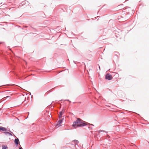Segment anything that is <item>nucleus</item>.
I'll return each instance as SVG.
<instances>
[{"instance_id": "6e6552de", "label": "nucleus", "mask_w": 149, "mask_h": 149, "mask_svg": "<svg viewBox=\"0 0 149 149\" xmlns=\"http://www.w3.org/2000/svg\"><path fill=\"white\" fill-rule=\"evenodd\" d=\"M65 110L64 109H63L61 111H60L59 112V114L60 115V116H62L63 115L65 112Z\"/></svg>"}, {"instance_id": "4be33fe9", "label": "nucleus", "mask_w": 149, "mask_h": 149, "mask_svg": "<svg viewBox=\"0 0 149 149\" xmlns=\"http://www.w3.org/2000/svg\"><path fill=\"white\" fill-rule=\"evenodd\" d=\"M3 5H6V4H4H4H3Z\"/></svg>"}, {"instance_id": "ddd939ff", "label": "nucleus", "mask_w": 149, "mask_h": 149, "mask_svg": "<svg viewBox=\"0 0 149 149\" xmlns=\"http://www.w3.org/2000/svg\"><path fill=\"white\" fill-rule=\"evenodd\" d=\"M62 115L60 116V115L59 114L58 116L59 118L60 119L62 118Z\"/></svg>"}, {"instance_id": "39448f33", "label": "nucleus", "mask_w": 149, "mask_h": 149, "mask_svg": "<svg viewBox=\"0 0 149 149\" xmlns=\"http://www.w3.org/2000/svg\"><path fill=\"white\" fill-rule=\"evenodd\" d=\"M14 143L16 146H17L19 143V141L18 138H16L15 139L14 141Z\"/></svg>"}, {"instance_id": "4468645a", "label": "nucleus", "mask_w": 149, "mask_h": 149, "mask_svg": "<svg viewBox=\"0 0 149 149\" xmlns=\"http://www.w3.org/2000/svg\"><path fill=\"white\" fill-rule=\"evenodd\" d=\"M8 131H9L11 133V134H13V133L10 130H8Z\"/></svg>"}, {"instance_id": "7ed1b4c3", "label": "nucleus", "mask_w": 149, "mask_h": 149, "mask_svg": "<svg viewBox=\"0 0 149 149\" xmlns=\"http://www.w3.org/2000/svg\"><path fill=\"white\" fill-rule=\"evenodd\" d=\"M63 118L60 119L56 125V126L59 127L61 126V124L63 122V121L64 119V116H63Z\"/></svg>"}, {"instance_id": "a211bd4d", "label": "nucleus", "mask_w": 149, "mask_h": 149, "mask_svg": "<svg viewBox=\"0 0 149 149\" xmlns=\"http://www.w3.org/2000/svg\"><path fill=\"white\" fill-rule=\"evenodd\" d=\"M91 52V51H89L88 52V54H90V53Z\"/></svg>"}, {"instance_id": "1a4fd4ad", "label": "nucleus", "mask_w": 149, "mask_h": 149, "mask_svg": "<svg viewBox=\"0 0 149 149\" xmlns=\"http://www.w3.org/2000/svg\"><path fill=\"white\" fill-rule=\"evenodd\" d=\"M3 133L6 135H8L13 136L12 134H11V133L10 132H3Z\"/></svg>"}, {"instance_id": "b1692460", "label": "nucleus", "mask_w": 149, "mask_h": 149, "mask_svg": "<svg viewBox=\"0 0 149 149\" xmlns=\"http://www.w3.org/2000/svg\"><path fill=\"white\" fill-rule=\"evenodd\" d=\"M99 69H100V66H99Z\"/></svg>"}, {"instance_id": "6ab92c4d", "label": "nucleus", "mask_w": 149, "mask_h": 149, "mask_svg": "<svg viewBox=\"0 0 149 149\" xmlns=\"http://www.w3.org/2000/svg\"><path fill=\"white\" fill-rule=\"evenodd\" d=\"M0 5H3V4H2V3H0Z\"/></svg>"}, {"instance_id": "2eb2a0df", "label": "nucleus", "mask_w": 149, "mask_h": 149, "mask_svg": "<svg viewBox=\"0 0 149 149\" xmlns=\"http://www.w3.org/2000/svg\"><path fill=\"white\" fill-rule=\"evenodd\" d=\"M19 149H23V148H22V147H21L19 148Z\"/></svg>"}, {"instance_id": "5701e85b", "label": "nucleus", "mask_w": 149, "mask_h": 149, "mask_svg": "<svg viewBox=\"0 0 149 149\" xmlns=\"http://www.w3.org/2000/svg\"><path fill=\"white\" fill-rule=\"evenodd\" d=\"M73 62H74V63H75V62L74 61H73Z\"/></svg>"}, {"instance_id": "f257e3e1", "label": "nucleus", "mask_w": 149, "mask_h": 149, "mask_svg": "<svg viewBox=\"0 0 149 149\" xmlns=\"http://www.w3.org/2000/svg\"><path fill=\"white\" fill-rule=\"evenodd\" d=\"M86 122L83 120L79 118H78L74 121L72 125L74 128L81 127L86 125Z\"/></svg>"}, {"instance_id": "20e7f679", "label": "nucleus", "mask_w": 149, "mask_h": 149, "mask_svg": "<svg viewBox=\"0 0 149 149\" xmlns=\"http://www.w3.org/2000/svg\"><path fill=\"white\" fill-rule=\"evenodd\" d=\"M29 2L27 1H23L19 5V6H26L27 5H29Z\"/></svg>"}, {"instance_id": "423d86ee", "label": "nucleus", "mask_w": 149, "mask_h": 149, "mask_svg": "<svg viewBox=\"0 0 149 149\" xmlns=\"http://www.w3.org/2000/svg\"><path fill=\"white\" fill-rule=\"evenodd\" d=\"M86 125H88L89 126H88V128L89 130H92L93 129V127H92L91 126H94V125H93L92 124H89L87 122H86Z\"/></svg>"}, {"instance_id": "f3484780", "label": "nucleus", "mask_w": 149, "mask_h": 149, "mask_svg": "<svg viewBox=\"0 0 149 149\" xmlns=\"http://www.w3.org/2000/svg\"><path fill=\"white\" fill-rule=\"evenodd\" d=\"M67 100V101H69L70 102H70H71V101H69V100Z\"/></svg>"}, {"instance_id": "9b49d317", "label": "nucleus", "mask_w": 149, "mask_h": 149, "mask_svg": "<svg viewBox=\"0 0 149 149\" xmlns=\"http://www.w3.org/2000/svg\"><path fill=\"white\" fill-rule=\"evenodd\" d=\"M74 141L76 144H77L78 143V141L77 140H75Z\"/></svg>"}, {"instance_id": "f8f14e48", "label": "nucleus", "mask_w": 149, "mask_h": 149, "mask_svg": "<svg viewBox=\"0 0 149 149\" xmlns=\"http://www.w3.org/2000/svg\"><path fill=\"white\" fill-rule=\"evenodd\" d=\"M6 99L8 98V99H10L11 98L9 96H6Z\"/></svg>"}, {"instance_id": "dca6fc26", "label": "nucleus", "mask_w": 149, "mask_h": 149, "mask_svg": "<svg viewBox=\"0 0 149 149\" xmlns=\"http://www.w3.org/2000/svg\"><path fill=\"white\" fill-rule=\"evenodd\" d=\"M102 130H101L100 131H99V132H102ZM103 131V132H104V131Z\"/></svg>"}, {"instance_id": "aec40b11", "label": "nucleus", "mask_w": 149, "mask_h": 149, "mask_svg": "<svg viewBox=\"0 0 149 149\" xmlns=\"http://www.w3.org/2000/svg\"><path fill=\"white\" fill-rule=\"evenodd\" d=\"M29 95H31V93L29 92Z\"/></svg>"}, {"instance_id": "f03ea898", "label": "nucleus", "mask_w": 149, "mask_h": 149, "mask_svg": "<svg viewBox=\"0 0 149 149\" xmlns=\"http://www.w3.org/2000/svg\"><path fill=\"white\" fill-rule=\"evenodd\" d=\"M105 78L106 79L108 80H110L112 79V77L111 75L109 74H107L105 76Z\"/></svg>"}, {"instance_id": "9d476101", "label": "nucleus", "mask_w": 149, "mask_h": 149, "mask_svg": "<svg viewBox=\"0 0 149 149\" xmlns=\"http://www.w3.org/2000/svg\"><path fill=\"white\" fill-rule=\"evenodd\" d=\"M8 148L6 146H3L2 149H8Z\"/></svg>"}, {"instance_id": "412c9836", "label": "nucleus", "mask_w": 149, "mask_h": 149, "mask_svg": "<svg viewBox=\"0 0 149 149\" xmlns=\"http://www.w3.org/2000/svg\"><path fill=\"white\" fill-rule=\"evenodd\" d=\"M2 42H0V44H2Z\"/></svg>"}, {"instance_id": "0eeeda50", "label": "nucleus", "mask_w": 149, "mask_h": 149, "mask_svg": "<svg viewBox=\"0 0 149 149\" xmlns=\"http://www.w3.org/2000/svg\"><path fill=\"white\" fill-rule=\"evenodd\" d=\"M7 130V129L6 128L0 126V131L6 132Z\"/></svg>"}]
</instances>
